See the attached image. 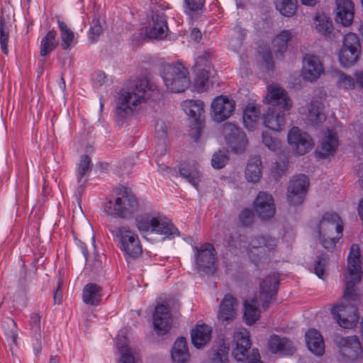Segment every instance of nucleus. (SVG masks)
<instances>
[{
  "label": "nucleus",
  "mask_w": 363,
  "mask_h": 363,
  "mask_svg": "<svg viewBox=\"0 0 363 363\" xmlns=\"http://www.w3.org/2000/svg\"><path fill=\"white\" fill-rule=\"evenodd\" d=\"M179 174L194 186H196L200 181V172L194 165L183 164L179 169Z\"/></svg>",
  "instance_id": "38"
},
{
  "label": "nucleus",
  "mask_w": 363,
  "mask_h": 363,
  "mask_svg": "<svg viewBox=\"0 0 363 363\" xmlns=\"http://www.w3.org/2000/svg\"><path fill=\"white\" fill-rule=\"evenodd\" d=\"M104 21L99 18L92 21L89 29V38L91 43H95L104 30Z\"/></svg>",
  "instance_id": "50"
},
{
  "label": "nucleus",
  "mask_w": 363,
  "mask_h": 363,
  "mask_svg": "<svg viewBox=\"0 0 363 363\" xmlns=\"http://www.w3.org/2000/svg\"><path fill=\"white\" fill-rule=\"evenodd\" d=\"M262 141L265 146L272 151H276L281 147L280 141L278 139L273 138L267 132L262 133Z\"/></svg>",
  "instance_id": "54"
},
{
  "label": "nucleus",
  "mask_w": 363,
  "mask_h": 363,
  "mask_svg": "<svg viewBox=\"0 0 363 363\" xmlns=\"http://www.w3.org/2000/svg\"><path fill=\"white\" fill-rule=\"evenodd\" d=\"M161 76L167 89L170 92H183L190 84L188 69L181 63L164 65Z\"/></svg>",
  "instance_id": "6"
},
{
  "label": "nucleus",
  "mask_w": 363,
  "mask_h": 363,
  "mask_svg": "<svg viewBox=\"0 0 363 363\" xmlns=\"http://www.w3.org/2000/svg\"><path fill=\"white\" fill-rule=\"evenodd\" d=\"M337 84L340 87L345 89H352L354 86V81L350 76L345 74L343 72H338Z\"/></svg>",
  "instance_id": "56"
},
{
  "label": "nucleus",
  "mask_w": 363,
  "mask_h": 363,
  "mask_svg": "<svg viewBox=\"0 0 363 363\" xmlns=\"http://www.w3.org/2000/svg\"><path fill=\"white\" fill-rule=\"evenodd\" d=\"M237 306L236 299L230 294L225 295L220 304L218 319L222 323L232 321L235 317Z\"/></svg>",
  "instance_id": "23"
},
{
  "label": "nucleus",
  "mask_w": 363,
  "mask_h": 363,
  "mask_svg": "<svg viewBox=\"0 0 363 363\" xmlns=\"http://www.w3.org/2000/svg\"><path fill=\"white\" fill-rule=\"evenodd\" d=\"M9 36V26L6 24L4 17L0 18V44L1 48L4 54L7 55L8 48L7 44Z\"/></svg>",
  "instance_id": "47"
},
{
  "label": "nucleus",
  "mask_w": 363,
  "mask_h": 363,
  "mask_svg": "<svg viewBox=\"0 0 363 363\" xmlns=\"http://www.w3.org/2000/svg\"><path fill=\"white\" fill-rule=\"evenodd\" d=\"M168 128L164 121L158 120L155 124V133L157 137L161 140H165L167 135Z\"/></svg>",
  "instance_id": "59"
},
{
  "label": "nucleus",
  "mask_w": 363,
  "mask_h": 363,
  "mask_svg": "<svg viewBox=\"0 0 363 363\" xmlns=\"http://www.w3.org/2000/svg\"><path fill=\"white\" fill-rule=\"evenodd\" d=\"M309 179L305 174L294 176L287 188V201L290 205L298 206L303 203L309 187Z\"/></svg>",
  "instance_id": "12"
},
{
  "label": "nucleus",
  "mask_w": 363,
  "mask_h": 363,
  "mask_svg": "<svg viewBox=\"0 0 363 363\" xmlns=\"http://www.w3.org/2000/svg\"><path fill=\"white\" fill-rule=\"evenodd\" d=\"M268 346L269 350L274 354L281 353L291 355L296 351L292 342L289 339L277 335H273L269 337Z\"/></svg>",
  "instance_id": "25"
},
{
  "label": "nucleus",
  "mask_w": 363,
  "mask_h": 363,
  "mask_svg": "<svg viewBox=\"0 0 363 363\" xmlns=\"http://www.w3.org/2000/svg\"><path fill=\"white\" fill-rule=\"evenodd\" d=\"M212 119L217 123L229 118L235 109V101L226 96L216 97L211 105Z\"/></svg>",
  "instance_id": "15"
},
{
  "label": "nucleus",
  "mask_w": 363,
  "mask_h": 363,
  "mask_svg": "<svg viewBox=\"0 0 363 363\" xmlns=\"http://www.w3.org/2000/svg\"><path fill=\"white\" fill-rule=\"evenodd\" d=\"M341 236L334 235H326L323 238V236H320V240L323 247L328 250H332L335 248L337 240L340 238Z\"/></svg>",
  "instance_id": "57"
},
{
  "label": "nucleus",
  "mask_w": 363,
  "mask_h": 363,
  "mask_svg": "<svg viewBox=\"0 0 363 363\" xmlns=\"http://www.w3.org/2000/svg\"><path fill=\"white\" fill-rule=\"evenodd\" d=\"M323 109L324 106L319 100H313L308 106L307 119L312 124L323 123L326 119Z\"/></svg>",
  "instance_id": "35"
},
{
  "label": "nucleus",
  "mask_w": 363,
  "mask_h": 363,
  "mask_svg": "<svg viewBox=\"0 0 363 363\" xmlns=\"http://www.w3.org/2000/svg\"><path fill=\"white\" fill-rule=\"evenodd\" d=\"M106 75L104 72H98L94 79V84L96 86H101L106 81Z\"/></svg>",
  "instance_id": "63"
},
{
  "label": "nucleus",
  "mask_w": 363,
  "mask_h": 363,
  "mask_svg": "<svg viewBox=\"0 0 363 363\" xmlns=\"http://www.w3.org/2000/svg\"><path fill=\"white\" fill-rule=\"evenodd\" d=\"M243 247L246 249L250 259L257 263L277 249V240L270 236L256 235L251 237Z\"/></svg>",
  "instance_id": "8"
},
{
  "label": "nucleus",
  "mask_w": 363,
  "mask_h": 363,
  "mask_svg": "<svg viewBox=\"0 0 363 363\" xmlns=\"http://www.w3.org/2000/svg\"><path fill=\"white\" fill-rule=\"evenodd\" d=\"M338 140L335 133L328 130L323 137L317 152L322 158L333 155L336 151Z\"/></svg>",
  "instance_id": "26"
},
{
  "label": "nucleus",
  "mask_w": 363,
  "mask_h": 363,
  "mask_svg": "<svg viewBox=\"0 0 363 363\" xmlns=\"http://www.w3.org/2000/svg\"><path fill=\"white\" fill-rule=\"evenodd\" d=\"M264 101L284 110H289L292 106V101L287 92L277 84H272L268 86L267 94Z\"/></svg>",
  "instance_id": "17"
},
{
  "label": "nucleus",
  "mask_w": 363,
  "mask_h": 363,
  "mask_svg": "<svg viewBox=\"0 0 363 363\" xmlns=\"http://www.w3.org/2000/svg\"><path fill=\"white\" fill-rule=\"evenodd\" d=\"M4 325L5 335L12 340L13 343L17 345L18 328L16 322L12 319H8Z\"/></svg>",
  "instance_id": "52"
},
{
  "label": "nucleus",
  "mask_w": 363,
  "mask_h": 363,
  "mask_svg": "<svg viewBox=\"0 0 363 363\" xmlns=\"http://www.w3.org/2000/svg\"><path fill=\"white\" fill-rule=\"evenodd\" d=\"M115 235L121 243V250L130 257L136 258L143 252L138 235L129 227H118Z\"/></svg>",
  "instance_id": "10"
},
{
  "label": "nucleus",
  "mask_w": 363,
  "mask_h": 363,
  "mask_svg": "<svg viewBox=\"0 0 363 363\" xmlns=\"http://www.w3.org/2000/svg\"><path fill=\"white\" fill-rule=\"evenodd\" d=\"M185 113L192 118L196 123H200V117L203 113V103L200 100L186 101L183 104Z\"/></svg>",
  "instance_id": "37"
},
{
  "label": "nucleus",
  "mask_w": 363,
  "mask_h": 363,
  "mask_svg": "<svg viewBox=\"0 0 363 363\" xmlns=\"http://www.w3.org/2000/svg\"><path fill=\"white\" fill-rule=\"evenodd\" d=\"M292 33L288 30H282L273 40L272 45L277 52V55L279 53L280 56L286 50L288 42L291 39Z\"/></svg>",
  "instance_id": "39"
},
{
  "label": "nucleus",
  "mask_w": 363,
  "mask_h": 363,
  "mask_svg": "<svg viewBox=\"0 0 363 363\" xmlns=\"http://www.w3.org/2000/svg\"><path fill=\"white\" fill-rule=\"evenodd\" d=\"M229 347L222 346L215 352L211 357L212 363H226L228 360Z\"/></svg>",
  "instance_id": "55"
},
{
  "label": "nucleus",
  "mask_w": 363,
  "mask_h": 363,
  "mask_svg": "<svg viewBox=\"0 0 363 363\" xmlns=\"http://www.w3.org/2000/svg\"><path fill=\"white\" fill-rule=\"evenodd\" d=\"M263 118L264 125L273 130L279 131L284 125V114L278 108H269Z\"/></svg>",
  "instance_id": "28"
},
{
  "label": "nucleus",
  "mask_w": 363,
  "mask_h": 363,
  "mask_svg": "<svg viewBox=\"0 0 363 363\" xmlns=\"http://www.w3.org/2000/svg\"><path fill=\"white\" fill-rule=\"evenodd\" d=\"M362 269L360 250L357 244H353L347 256V272L345 275L344 298L347 301H356L359 295L355 284L362 279Z\"/></svg>",
  "instance_id": "3"
},
{
  "label": "nucleus",
  "mask_w": 363,
  "mask_h": 363,
  "mask_svg": "<svg viewBox=\"0 0 363 363\" xmlns=\"http://www.w3.org/2000/svg\"><path fill=\"white\" fill-rule=\"evenodd\" d=\"M194 251L197 269L206 274H213L216 267V253L213 246L205 243L200 247H194Z\"/></svg>",
  "instance_id": "11"
},
{
  "label": "nucleus",
  "mask_w": 363,
  "mask_h": 363,
  "mask_svg": "<svg viewBox=\"0 0 363 363\" xmlns=\"http://www.w3.org/2000/svg\"><path fill=\"white\" fill-rule=\"evenodd\" d=\"M196 77L195 86L199 91H204L208 87V71L205 68L195 69Z\"/></svg>",
  "instance_id": "45"
},
{
  "label": "nucleus",
  "mask_w": 363,
  "mask_h": 363,
  "mask_svg": "<svg viewBox=\"0 0 363 363\" xmlns=\"http://www.w3.org/2000/svg\"><path fill=\"white\" fill-rule=\"evenodd\" d=\"M212 57L213 53L210 50L203 51L196 60L194 69L209 67Z\"/></svg>",
  "instance_id": "51"
},
{
  "label": "nucleus",
  "mask_w": 363,
  "mask_h": 363,
  "mask_svg": "<svg viewBox=\"0 0 363 363\" xmlns=\"http://www.w3.org/2000/svg\"><path fill=\"white\" fill-rule=\"evenodd\" d=\"M211 328L208 325H196L191 332L192 344L198 349L204 347L211 338Z\"/></svg>",
  "instance_id": "27"
},
{
  "label": "nucleus",
  "mask_w": 363,
  "mask_h": 363,
  "mask_svg": "<svg viewBox=\"0 0 363 363\" xmlns=\"http://www.w3.org/2000/svg\"><path fill=\"white\" fill-rule=\"evenodd\" d=\"M336 4V22L344 26L350 25L354 16V6L352 1L337 0Z\"/></svg>",
  "instance_id": "24"
},
{
  "label": "nucleus",
  "mask_w": 363,
  "mask_h": 363,
  "mask_svg": "<svg viewBox=\"0 0 363 363\" xmlns=\"http://www.w3.org/2000/svg\"><path fill=\"white\" fill-rule=\"evenodd\" d=\"M171 356L174 363H188L190 354L187 350L186 338L182 337L177 339L174 343Z\"/></svg>",
  "instance_id": "32"
},
{
  "label": "nucleus",
  "mask_w": 363,
  "mask_h": 363,
  "mask_svg": "<svg viewBox=\"0 0 363 363\" xmlns=\"http://www.w3.org/2000/svg\"><path fill=\"white\" fill-rule=\"evenodd\" d=\"M57 33L54 30L48 31L40 42V55L42 57L52 52L58 45Z\"/></svg>",
  "instance_id": "36"
},
{
  "label": "nucleus",
  "mask_w": 363,
  "mask_h": 363,
  "mask_svg": "<svg viewBox=\"0 0 363 363\" xmlns=\"http://www.w3.org/2000/svg\"><path fill=\"white\" fill-rule=\"evenodd\" d=\"M279 281L275 274L269 275L259 284V295L250 301L244 302V319L247 325H252L259 317L257 306L260 303L264 308H267L269 303L277 292Z\"/></svg>",
  "instance_id": "2"
},
{
  "label": "nucleus",
  "mask_w": 363,
  "mask_h": 363,
  "mask_svg": "<svg viewBox=\"0 0 363 363\" xmlns=\"http://www.w3.org/2000/svg\"><path fill=\"white\" fill-rule=\"evenodd\" d=\"M153 325L159 335H164L171 328L172 318L169 308L164 304L158 305L153 314Z\"/></svg>",
  "instance_id": "21"
},
{
  "label": "nucleus",
  "mask_w": 363,
  "mask_h": 363,
  "mask_svg": "<svg viewBox=\"0 0 363 363\" xmlns=\"http://www.w3.org/2000/svg\"><path fill=\"white\" fill-rule=\"evenodd\" d=\"M262 174V161L259 156L255 155L250 158L245 169V178L249 182L257 183Z\"/></svg>",
  "instance_id": "31"
},
{
  "label": "nucleus",
  "mask_w": 363,
  "mask_h": 363,
  "mask_svg": "<svg viewBox=\"0 0 363 363\" xmlns=\"http://www.w3.org/2000/svg\"><path fill=\"white\" fill-rule=\"evenodd\" d=\"M288 142L293 150L299 155H305L314 145L311 137L296 126L293 127L289 131Z\"/></svg>",
  "instance_id": "14"
},
{
  "label": "nucleus",
  "mask_w": 363,
  "mask_h": 363,
  "mask_svg": "<svg viewBox=\"0 0 363 363\" xmlns=\"http://www.w3.org/2000/svg\"><path fill=\"white\" fill-rule=\"evenodd\" d=\"M323 73V65L320 59L313 55H306L303 57L301 75L308 82H314Z\"/></svg>",
  "instance_id": "20"
},
{
  "label": "nucleus",
  "mask_w": 363,
  "mask_h": 363,
  "mask_svg": "<svg viewBox=\"0 0 363 363\" xmlns=\"http://www.w3.org/2000/svg\"><path fill=\"white\" fill-rule=\"evenodd\" d=\"M223 133L226 143L233 151L241 152L245 150L247 144L245 134L235 125L230 123H225Z\"/></svg>",
  "instance_id": "16"
},
{
  "label": "nucleus",
  "mask_w": 363,
  "mask_h": 363,
  "mask_svg": "<svg viewBox=\"0 0 363 363\" xmlns=\"http://www.w3.org/2000/svg\"><path fill=\"white\" fill-rule=\"evenodd\" d=\"M257 215L263 220L269 219L275 214V205L272 196L265 191L257 194L253 203Z\"/></svg>",
  "instance_id": "18"
},
{
  "label": "nucleus",
  "mask_w": 363,
  "mask_h": 363,
  "mask_svg": "<svg viewBox=\"0 0 363 363\" xmlns=\"http://www.w3.org/2000/svg\"><path fill=\"white\" fill-rule=\"evenodd\" d=\"M239 218L243 225L249 226L253 223L255 216L252 211L246 208L241 211Z\"/></svg>",
  "instance_id": "58"
},
{
  "label": "nucleus",
  "mask_w": 363,
  "mask_h": 363,
  "mask_svg": "<svg viewBox=\"0 0 363 363\" xmlns=\"http://www.w3.org/2000/svg\"><path fill=\"white\" fill-rule=\"evenodd\" d=\"M340 217L335 213H325L318 225L319 236L325 237L337 234L342 236V226Z\"/></svg>",
  "instance_id": "19"
},
{
  "label": "nucleus",
  "mask_w": 363,
  "mask_h": 363,
  "mask_svg": "<svg viewBox=\"0 0 363 363\" xmlns=\"http://www.w3.org/2000/svg\"><path fill=\"white\" fill-rule=\"evenodd\" d=\"M228 160V157L227 153L224 151L219 150L213 154L211 159V164L215 169H219L226 164Z\"/></svg>",
  "instance_id": "53"
},
{
  "label": "nucleus",
  "mask_w": 363,
  "mask_h": 363,
  "mask_svg": "<svg viewBox=\"0 0 363 363\" xmlns=\"http://www.w3.org/2000/svg\"><path fill=\"white\" fill-rule=\"evenodd\" d=\"M306 342L310 351L318 356H321L325 352V345L323 337L315 329H310L306 333Z\"/></svg>",
  "instance_id": "29"
},
{
  "label": "nucleus",
  "mask_w": 363,
  "mask_h": 363,
  "mask_svg": "<svg viewBox=\"0 0 363 363\" xmlns=\"http://www.w3.org/2000/svg\"><path fill=\"white\" fill-rule=\"evenodd\" d=\"M114 201L105 203L104 211L110 216L126 218L132 216L138 208L135 196L127 188L120 187L116 191Z\"/></svg>",
  "instance_id": "5"
},
{
  "label": "nucleus",
  "mask_w": 363,
  "mask_h": 363,
  "mask_svg": "<svg viewBox=\"0 0 363 363\" xmlns=\"http://www.w3.org/2000/svg\"><path fill=\"white\" fill-rule=\"evenodd\" d=\"M90 171L91 158L88 155H83L81 157L77 172V182L80 184V187L86 183V179H84V177Z\"/></svg>",
  "instance_id": "43"
},
{
  "label": "nucleus",
  "mask_w": 363,
  "mask_h": 363,
  "mask_svg": "<svg viewBox=\"0 0 363 363\" xmlns=\"http://www.w3.org/2000/svg\"><path fill=\"white\" fill-rule=\"evenodd\" d=\"M191 136L194 142H197L200 138L201 126L200 123H196L191 129Z\"/></svg>",
  "instance_id": "62"
},
{
  "label": "nucleus",
  "mask_w": 363,
  "mask_h": 363,
  "mask_svg": "<svg viewBox=\"0 0 363 363\" xmlns=\"http://www.w3.org/2000/svg\"><path fill=\"white\" fill-rule=\"evenodd\" d=\"M334 342L340 354L347 360L356 362L363 358V350L359 338L355 336L342 337L335 335Z\"/></svg>",
  "instance_id": "9"
},
{
  "label": "nucleus",
  "mask_w": 363,
  "mask_h": 363,
  "mask_svg": "<svg viewBox=\"0 0 363 363\" xmlns=\"http://www.w3.org/2000/svg\"><path fill=\"white\" fill-rule=\"evenodd\" d=\"M40 315L38 313H31L30 316V330L33 337L38 343L40 345L41 340V327H40Z\"/></svg>",
  "instance_id": "46"
},
{
  "label": "nucleus",
  "mask_w": 363,
  "mask_h": 363,
  "mask_svg": "<svg viewBox=\"0 0 363 363\" xmlns=\"http://www.w3.org/2000/svg\"><path fill=\"white\" fill-rule=\"evenodd\" d=\"M57 24L60 31L61 46L63 50H66L71 46L74 40V34L73 31L60 20L57 21Z\"/></svg>",
  "instance_id": "40"
},
{
  "label": "nucleus",
  "mask_w": 363,
  "mask_h": 363,
  "mask_svg": "<svg viewBox=\"0 0 363 363\" xmlns=\"http://www.w3.org/2000/svg\"><path fill=\"white\" fill-rule=\"evenodd\" d=\"M275 4L277 9L284 16L290 17L296 13V0H276Z\"/></svg>",
  "instance_id": "42"
},
{
  "label": "nucleus",
  "mask_w": 363,
  "mask_h": 363,
  "mask_svg": "<svg viewBox=\"0 0 363 363\" xmlns=\"http://www.w3.org/2000/svg\"><path fill=\"white\" fill-rule=\"evenodd\" d=\"M135 225L142 234L155 233L172 238L179 235L178 229L166 218L143 213L135 218Z\"/></svg>",
  "instance_id": "4"
},
{
  "label": "nucleus",
  "mask_w": 363,
  "mask_h": 363,
  "mask_svg": "<svg viewBox=\"0 0 363 363\" xmlns=\"http://www.w3.org/2000/svg\"><path fill=\"white\" fill-rule=\"evenodd\" d=\"M168 30L166 16L163 13L155 12L152 15L147 36L151 39H163Z\"/></svg>",
  "instance_id": "22"
},
{
  "label": "nucleus",
  "mask_w": 363,
  "mask_h": 363,
  "mask_svg": "<svg viewBox=\"0 0 363 363\" xmlns=\"http://www.w3.org/2000/svg\"><path fill=\"white\" fill-rule=\"evenodd\" d=\"M342 48L361 52V45L358 36L352 33L346 34L344 36Z\"/></svg>",
  "instance_id": "48"
},
{
  "label": "nucleus",
  "mask_w": 363,
  "mask_h": 363,
  "mask_svg": "<svg viewBox=\"0 0 363 363\" xmlns=\"http://www.w3.org/2000/svg\"><path fill=\"white\" fill-rule=\"evenodd\" d=\"M62 283L60 280L58 281L57 289L54 292V302L57 304H60L62 299V291L61 289Z\"/></svg>",
  "instance_id": "61"
},
{
  "label": "nucleus",
  "mask_w": 363,
  "mask_h": 363,
  "mask_svg": "<svg viewBox=\"0 0 363 363\" xmlns=\"http://www.w3.org/2000/svg\"><path fill=\"white\" fill-rule=\"evenodd\" d=\"M328 257L325 255L318 257L314 263V273L320 279H323L328 265Z\"/></svg>",
  "instance_id": "49"
},
{
  "label": "nucleus",
  "mask_w": 363,
  "mask_h": 363,
  "mask_svg": "<svg viewBox=\"0 0 363 363\" xmlns=\"http://www.w3.org/2000/svg\"><path fill=\"white\" fill-rule=\"evenodd\" d=\"M116 345L121 352L120 363H139V356L128 347V340L125 337L118 335Z\"/></svg>",
  "instance_id": "30"
},
{
  "label": "nucleus",
  "mask_w": 363,
  "mask_h": 363,
  "mask_svg": "<svg viewBox=\"0 0 363 363\" xmlns=\"http://www.w3.org/2000/svg\"><path fill=\"white\" fill-rule=\"evenodd\" d=\"M157 94L156 86L146 77L139 79L132 90L122 91L120 94L116 102V116L120 119L126 118L135 107Z\"/></svg>",
  "instance_id": "1"
},
{
  "label": "nucleus",
  "mask_w": 363,
  "mask_h": 363,
  "mask_svg": "<svg viewBox=\"0 0 363 363\" xmlns=\"http://www.w3.org/2000/svg\"><path fill=\"white\" fill-rule=\"evenodd\" d=\"M205 0H184V4L187 9L191 11H197L202 9Z\"/></svg>",
  "instance_id": "60"
},
{
  "label": "nucleus",
  "mask_w": 363,
  "mask_h": 363,
  "mask_svg": "<svg viewBox=\"0 0 363 363\" xmlns=\"http://www.w3.org/2000/svg\"><path fill=\"white\" fill-rule=\"evenodd\" d=\"M101 287L94 283H89L83 289V301L91 306H96L101 300Z\"/></svg>",
  "instance_id": "34"
},
{
  "label": "nucleus",
  "mask_w": 363,
  "mask_h": 363,
  "mask_svg": "<svg viewBox=\"0 0 363 363\" xmlns=\"http://www.w3.org/2000/svg\"><path fill=\"white\" fill-rule=\"evenodd\" d=\"M360 52L350 50L342 48L339 53V60L344 67H350L354 65L359 59Z\"/></svg>",
  "instance_id": "44"
},
{
  "label": "nucleus",
  "mask_w": 363,
  "mask_h": 363,
  "mask_svg": "<svg viewBox=\"0 0 363 363\" xmlns=\"http://www.w3.org/2000/svg\"><path fill=\"white\" fill-rule=\"evenodd\" d=\"M260 116L259 106L254 104H249L246 106L242 116L245 127L249 130H253L259 121Z\"/></svg>",
  "instance_id": "33"
},
{
  "label": "nucleus",
  "mask_w": 363,
  "mask_h": 363,
  "mask_svg": "<svg viewBox=\"0 0 363 363\" xmlns=\"http://www.w3.org/2000/svg\"><path fill=\"white\" fill-rule=\"evenodd\" d=\"M315 27L318 33L328 35L333 29V23L324 13H317L315 16Z\"/></svg>",
  "instance_id": "41"
},
{
  "label": "nucleus",
  "mask_w": 363,
  "mask_h": 363,
  "mask_svg": "<svg viewBox=\"0 0 363 363\" xmlns=\"http://www.w3.org/2000/svg\"><path fill=\"white\" fill-rule=\"evenodd\" d=\"M262 57L269 68L273 66L272 55L270 51L264 53Z\"/></svg>",
  "instance_id": "64"
},
{
  "label": "nucleus",
  "mask_w": 363,
  "mask_h": 363,
  "mask_svg": "<svg viewBox=\"0 0 363 363\" xmlns=\"http://www.w3.org/2000/svg\"><path fill=\"white\" fill-rule=\"evenodd\" d=\"M234 347L233 356L238 362L245 363H263L257 349L253 348L250 352L251 346L249 333L245 329L235 332L233 336Z\"/></svg>",
  "instance_id": "7"
},
{
  "label": "nucleus",
  "mask_w": 363,
  "mask_h": 363,
  "mask_svg": "<svg viewBox=\"0 0 363 363\" xmlns=\"http://www.w3.org/2000/svg\"><path fill=\"white\" fill-rule=\"evenodd\" d=\"M331 313L339 325L344 328H353L359 320L357 307L351 304L335 305L331 308Z\"/></svg>",
  "instance_id": "13"
}]
</instances>
